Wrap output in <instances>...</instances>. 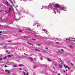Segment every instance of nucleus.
<instances>
[{"instance_id": "obj_1", "label": "nucleus", "mask_w": 75, "mask_h": 75, "mask_svg": "<svg viewBox=\"0 0 75 75\" xmlns=\"http://www.w3.org/2000/svg\"><path fill=\"white\" fill-rule=\"evenodd\" d=\"M60 7V6L58 4H54L52 3H50L49 5V10H53L55 14H56V11L55 10V8L57 7Z\"/></svg>"}, {"instance_id": "obj_2", "label": "nucleus", "mask_w": 75, "mask_h": 75, "mask_svg": "<svg viewBox=\"0 0 75 75\" xmlns=\"http://www.w3.org/2000/svg\"><path fill=\"white\" fill-rule=\"evenodd\" d=\"M60 6L59 7H57L56 8H55L54 10L57 11V12L59 14L60 13V11H61L62 10H63L64 11H67V7H66L65 6H64V5H59Z\"/></svg>"}, {"instance_id": "obj_3", "label": "nucleus", "mask_w": 75, "mask_h": 75, "mask_svg": "<svg viewBox=\"0 0 75 75\" xmlns=\"http://www.w3.org/2000/svg\"><path fill=\"white\" fill-rule=\"evenodd\" d=\"M44 8H45V9H49V5L47 6H44Z\"/></svg>"}, {"instance_id": "obj_4", "label": "nucleus", "mask_w": 75, "mask_h": 75, "mask_svg": "<svg viewBox=\"0 0 75 75\" xmlns=\"http://www.w3.org/2000/svg\"><path fill=\"white\" fill-rule=\"evenodd\" d=\"M43 31H44L45 32V33H46V34H48V31H47V30H45L43 29Z\"/></svg>"}, {"instance_id": "obj_5", "label": "nucleus", "mask_w": 75, "mask_h": 75, "mask_svg": "<svg viewBox=\"0 0 75 75\" xmlns=\"http://www.w3.org/2000/svg\"><path fill=\"white\" fill-rule=\"evenodd\" d=\"M29 58L30 59V61H31L32 62H33V59L32 58H30V57H29Z\"/></svg>"}, {"instance_id": "obj_6", "label": "nucleus", "mask_w": 75, "mask_h": 75, "mask_svg": "<svg viewBox=\"0 0 75 75\" xmlns=\"http://www.w3.org/2000/svg\"><path fill=\"white\" fill-rule=\"evenodd\" d=\"M9 1L10 2V3H11L12 4V5H13V6H14V4H13V2H12V1H11V0H9Z\"/></svg>"}, {"instance_id": "obj_7", "label": "nucleus", "mask_w": 75, "mask_h": 75, "mask_svg": "<svg viewBox=\"0 0 75 75\" xmlns=\"http://www.w3.org/2000/svg\"><path fill=\"white\" fill-rule=\"evenodd\" d=\"M5 72H10L11 71V70H8L7 69H6L5 70Z\"/></svg>"}, {"instance_id": "obj_8", "label": "nucleus", "mask_w": 75, "mask_h": 75, "mask_svg": "<svg viewBox=\"0 0 75 75\" xmlns=\"http://www.w3.org/2000/svg\"><path fill=\"white\" fill-rule=\"evenodd\" d=\"M59 68H60L61 69H62V66L61 65H60V64H59Z\"/></svg>"}, {"instance_id": "obj_9", "label": "nucleus", "mask_w": 75, "mask_h": 75, "mask_svg": "<svg viewBox=\"0 0 75 75\" xmlns=\"http://www.w3.org/2000/svg\"><path fill=\"white\" fill-rule=\"evenodd\" d=\"M6 5L7 6H8L9 5H8V2H6Z\"/></svg>"}, {"instance_id": "obj_10", "label": "nucleus", "mask_w": 75, "mask_h": 75, "mask_svg": "<svg viewBox=\"0 0 75 75\" xmlns=\"http://www.w3.org/2000/svg\"><path fill=\"white\" fill-rule=\"evenodd\" d=\"M23 37L24 38H30V37H28L27 36H24Z\"/></svg>"}, {"instance_id": "obj_11", "label": "nucleus", "mask_w": 75, "mask_h": 75, "mask_svg": "<svg viewBox=\"0 0 75 75\" xmlns=\"http://www.w3.org/2000/svg\"><path fill=\"white\" fill-rule=\"evenodd\" d=\"M13 56V55H10L9 54H8V57H11V56Z\"/></svg>"}, {"instance_id": "obj_12", "label": "nucleus", "mask_w": 75, "mask_h": 75, "mask_svg": "<svg viewBox=\"0 0 75 75\" xmlns=\"http://www.w3.org/2000/svg\"><path fill=\"white\" fill-rule=\"evenodd\" d=\"M72 39H74V40H71V41H74V42H75V38H71Z\"/></svg>"}, {"instance_id": "obj_13", "label": "nucleus", "mask_w": 75, "mask_h": 75, "mask_svg": "<svg viewBox=\"0 0 75 75\" xmlns=\"http://www.w3.org/2000/svg\"><path fill=\"white\" fill-rule=\"evenodd\" d=\"M27 42L29 45H33L32 44L29 43V42Z\"/></svg>"}, {"instance_id": "obj_14", "label": "nucleus", "mask_w": 75, "mask_h": 75, "mask_svg": "<svg viewBox=\"0 0 75 75\" xmlns=\"http://www.w3.org/2000/svg\"><path fill=\"white\" fill-rule=\"evenodd\" d=\"M64 67L66 68H68V66H67L66 65H64Z\"/></svg>"}, {"instance_id": "obj_15", "label": "nucleus", "mask_w": 75, "mask_h": 75, "mask_svg": "<svg viewBox=\"0 0 75 75\" xmlns=\"http://www.w3.org/2000/svg\"><path fill=\"white\" fill-rule=\"evenodd\" d=\"M6 58H7V56H5L3 58V59H6Z\"/></svg>"}, {"instance_id": "obj_16", "label": "nucleus", "mask_w": 75, "mask_h": 75, "mask_svg": "<svg viewBox=\"0 0 75 75\" xmlns=\"http://www.w3.org/2000/svg\"><path fill=\"white\" fill-rule=\"evenodd\" d=\"M69 38H66V40H70V39H69Z\"/></svg>"}, {"instance_id": "obj_17", "label": "nucleus", "mask_w": 75, "mask_h": 75, "mask_svg": "<svg viewBox=\"0 0 75 75\" xmlns=\"http://www.w3.org/2000/svg\"><path fill=\"white\" fill-rule=\"evenodd\" d=\"M59 59H60V61H61V62H62V64H63L64 62H62V60L61 59V58H59Z\"/></svg>"}, {"instance_id": "obj_18", "label": "nucleus", "mask_w": 75, "mask_h": 75, "mask_svg": "<svg viewBox=\"0 0 75 75\" xmlns=\"http://www.w3.org/2000/svg\"><path fill=\"white\" fill-rule=\"evenodd\" d=\"M4 12L6 14V13H8V11H4Z\"/></svg>"}, {"instance_id": "obj_19", "label": "nucleus", "mask_w": 75, "mask_h": 75, "mask_svg": "<svg viewBox=\"0 0 75 75\" xmlns=\"http://www.w3.org/2000/svg\"><path fill=\"white\" fill-rule=\"evenodd\" d=\"M69 47L71 48H73V47L72 46L70 45Z\"/></svg>"}, {"instance_id": "obj_20", "label": "nucleus", "mask_w": 75, "mask_h": 75, "mask_svg": "<svg viewBox=\"0 0 75 75\" xmlns=\"http://www.w3.org/2000/svg\"><path fill=\"white\" fill-rule=\"evenodd\" d=\"M19 66H20V67H21L22 66H23V65L21 64H19Z\"/></svg>"}, {"instance_id": "obj_21", "label": "nucleus", "mask_w": 75, "mask_h": 75, "mask_svg": "<svg viewBox=\"0 0 75 75\" xmlns=\"http://www.w3.org/2000/svg\"><path fill=\"white\" fill-rule=\"evenodd\" d=\"M4 48L5 49H7V47H6V46H4Z\"/></svg>"}, {"instance_id": "obj_22", "label": "nucleus", "mask_w": 75, "mask_h": 75, "mask_svg": "<svg viewBox=\"0 0 75 75\" xmlns=\"http://www.w3.org/2000/svg\"><path fill=\"white\" fill-rule=\"evenodd\" d=\"M3 58H0V61H2Z\"/></svg>"}, {"instance_id": "obj_23", "label": "nucleus", "mask_w": 75, "mask_h": 75, "mask_svg": "<svg viewBox=\"0 0 75 75\" xmlns=\"http://www.w3.org/2000/svg\"><path fill=\"white\" fill-rule=\"evenodd\" d=\"M48 60V61H51V60L50 59H49L48 58L47 59Z\"/></svg>"}, {"instance_id": "obj_24", "label": "nucleus", "mask_w": 75, "mask_h": 75, "mask_svg": "<svg viewBox=\"0 0 75 75\" xmlns=\"http://www.w3.org/2000/svg\"><path fill=\"white\" fill-rule=\"evenodd\" d=\"M23 74H24V75H25V72L23 71Z\"/></svg>"}, {"instance_id": "obj_25", "label": "nucleus", "mask_w": 75, "mask_h": 75, "mask_svg": "<svg viewBox=\"0 0 75 75\" xmlns=\"http://www.w3.org/2000/svg\"><path fill=\"white\" fill-rule=\"evenodd\" d=\"M42 57H41L40 58V60H41V61H42Z\"/></svg>"}, {"instance_id": "obj_26", "label": "nucleus", "mask_w": 75, "mask_h": 75, "mask_svg": "<svg viewBox=\"0 0 75 75\" xmlns=\"http://www.w3.org/2000/svg\"><path fill=\"white\" fill-rule=\"evenodd\" d=\"M35 50H36V51H40V50H38V49H35Z\"/></svg>"}, {"instance_id": "obj_27", "label": "nucleus", "mask_w": 75, "mask_h": 75, "mask_svg": "<svg viewBox=\"0 0 75 75\" xmlns=\"http://www.w3.org/2000/svg\"><path fill=\"white\" fill-rule=\"evenodd\" d=\"M43 7L44 8V6H42V7L41 8V9H43Z\"/></svg>"}, {"instance_id": "obj_28", "label": "nucleus", "mask_w": 75, "mask_h": 75, "mask_svg": "<svg viewBox=\"0 0 75 75\" xmlns=\"http://www.w3.org/2000/svg\"><path fill=\"white\" fill-rule=\"evenodd\" d=\"M38 46H40V45H41L40 44H38Z\"/></svg>"}, {"instance_id": "obj_29", "label": "nucleus", "mask_w": 75, "mask_h": 75, "mask_svg": "<svg viewBox=\"0 0 75 75\" xmlns=\"http://www.w3.org/2000/svg\"><path fill=\"white\" fill-rule=\"evenodd\" d=\"M24 55H27L28 56V54H26V53H24Z\"/></svg>"}, {"instance_id": "obj_30", "label": "nucleus", "mask_w": 75, "mask_h": 75, "mask_svg": "<svg viewBox=\"0 0 75 75\" xmlns=\"http://www.w3.org/2000/svg\"><path fill=\"white\" fill-rule=\"evenodd\" d=\"M14 67H15V68H16V67H17V66H16L14 65Z\"/></svg>"}, {"instance_id": "obj_31", "label": "nucleus", "mask_w": 75, "mask_h": 75, "mask_svg": "<svg viewBox=\"0 0 75 75\" xmlns=\"http://www.w3.org/2000/svg\"><path fill=\"white\" fill-rule=\"evenodd\" d=\"M22 69H21V68H20V69H19V70L20 71H21Z\"/></svg>"}, {"instance_id": "obj_32", "label": "nucleus", "mask_w": 75, "mask_h": 75, "mask_svg": "<svg viewBox=\"0 0 75 75\" xmlns=\"http://www.w3.org/2000/svg\"><path fill=\"white\" fill-rule=\"evenodd\" d=\"M9 10L10 11L11 10V8H9Z\"/></svg>"}, {"instance_id": "obj_33", "label": "nucleus", "mask_w": 75, "mask_h": 75, "mask_svg": "<svg viewBox=\"0 0 75 75\" xmlns=\"http://www.w3.org/2000/svg\"><path fill=\"white\" fill-rule=\"evenodd\" d=\"M3 10H0V12H1V11H2Z\"/></svg>"}, {"instance_id": "obj_34", "label": "nucleus", "mask_w": 75, "mask_h": 75, "mask_svg": "<svg viewBox=\"0 0 75 75\" xmlns=\"http://www.w3.org/2000/svg\"><path fill=\"white\" fill-rule=\"evenodd\" d=\"M37 67H35V66H34L33 67V68H36Z\"/></svg>"}, {"instance_id": "obj_35", "label": "nucleus", "mask_w": 75, "mask_h": 75, "mask_svg": "<svg viewBox=\"0 0 75 75\" xmlns=\"http://www.w3.org/2000/svg\"><path fill=\"white\" fill-rule=\"evenodd\" d=\"M71 65H73V66H74V64H73L71 63Z\"/></svg>"}, {"instance_id": "obj_36", "label": "nucleus", "mask_w": 75, "mask_h": 75, "mask_svg": "<svg viewBox=\"0 0 75 75\" xmlns=\"http://www.w3.org/2000/svg\"><path fill=\"white\" fill-rule=\"evenodd\" d=\"M6 74H11V73L8 72V73H6Z\"/></svg>"}, {"instance_id": "obj_37", "label": "nucleus", "mask_w": 75, "mask_h": 75, "mask_svg": "<svg viewBox=\"0 0 75 75\" xmlns=\"http://www.w3.org/2000/svg\"><path fill=\"white\" fill-rule=\"evenodd\" d=\"M32 40H34V41L35 40V39H32Z\"/></svg>"}, {"instance_id": "obj_38", "label": "nucleus", "mask_w": 75, "mask_h": 75, "mask_svg": "<svg viewBox=\"0 0 75 75\" xmlns=\"http://www.w3.org/2000/svg\"><path fill=\"white\" fill-rule=\"evenodd\" d=\"M26 75H28V73L27 72L26 74Z\"/></svg>"}, {"instance_id": "obj_39", "label": "nucleus", "mask_w": 75, "mask_h": 75, "mask_svg": "<svg viewBox=\"0 0 75 75\" xmlns=\"http://www.w3.org/2000/svg\"><path fill=\"white\" fill-rule=\"evenodd\" d=\"M4 67H5V68H6V67H7V66H5Z\"/></svg>"}, {"instance_id": "obj_40", "label": "nucleus", "mask_w": 75, "mask_h": 75, "mask_svg": "<svg viewBox=\"0 0 75 75\" xmlns=\"http://www.w3.org/2000/svg\"><path fill=\"white\" fill-rule=\"evenodd\" d=\"M43 51H44V52H45L47 53V51H45L44 50Z\"/></svg>"}, {"instance_id": "obj_41", "label": "nucleus", "mask_w": 75, "mask_h": 75, "mask_svg": "<svg viewBox=\"0 0 75 75\" xmlns=\"http://www.w3.org/2000/svg\"><path fill=\"white\" fill-rule=\"evenodd\" d=\"M61 51H64V50L62 49V50H61Z\"/></svg>"}, {"instance_id": "obj_42", "label": "nucleus", "mask_w": 75, "mask_h": 75, "mask_svg": "<svg viewBox=\"0 0 75 75\" xmlns=\"http://www.w3.org/2000/svg\"><path fill=\"white\" fill-rule=\"evenodd\" d=\"M48 48L46 47V48H45V49H46V50H47V49H48Z\"/></svg>"}, {"instance_id": "obj_43", "label": "nucleus", "mask_w": 75, "mask_h": 75, "mask_svg": "<svg viewBox=\"0 0 75 75\" xmlns=\"http://www.w3.org/2000/svg\"><path fill=\"white\" fill-rule=\"evenodd\" d=\"M37 27H40V25H37Z\"/></svg>"}, {"instance_id": "obj_44", "label": "nucleus", "mask_w": 75, "mask_h": 75, "mask_svg": "<svg viewBox=\"0 0 75 75\" xmlns=\"http://www.w3.org/2000/svg\"><path fill=\"white\" fill-rule=\"evenodd\" d=\"M11 42V41H8V42Z\"/></svg>"}, {"instance_id": "obj_45", "label": "nucleus", "mask_w": 75, "mask_h": 75, "mask_svg": "<svg viewBox=\"0 0 75 75\" xmlns=\"http://www.w3.org/2000/svg\"><path fill=\"white\" fill-rule=\"evenodd\" d=\"M55 66H57V64H55Z\"/></svg>"}, {"instance_id": "obj_46", "label": "nucleus", "mask_w": 75, "mask_h": 75, "mask_svg": "<svg viewBox=\"0 0 75 75\" xmlns=\"http://www.w3.org/2000/svg\"><path fill=\"white\" fill-rule=\"evenodd\" d=\"M19 32H22V30H20Z\"/></svg>"}, {"instance_id": "obj_47", "label": "nucleus", "mask_w": 75, "mask_h": 75, "mask_svg": "<svg viewBox=\"0 0 75 75\" xmlns=\"http://www.w3.org/2000/svg\"><path fill=\"white\" fill-rule=\"evenodd\" d=\"M29 31H32V30H31L29 29Z\"/></svg>"}, {"instance_id": "obj_48", "label": "nucleus", "mask_w": 75, "mask_h": 75, "mask_svg": "<svg viewBox=\"0 0 75 75\" xmlns=\"http://www.w3.org/2000/svg\"><path fill=\"white\" fill-rule=\"evenodd\" d=\"M1 33H2V31H1V32H0V34Z\"/></svg>"}, {"instance_id": "obj_49", "label": "nucleus", "mask_w": 75, "mask_h": 75, "mask_svg": "<svg viewBox=\"0 0 75 75\" xmlns=\"http://www.w3.org/2000/svg\"><path fill=\"white\" fill-rule=\"evenodd\" d=\"M6 52H8V51H6Z\"/></svg>"}, {"instance_id": "obj_50", "label": "nucleus", "mask_w": 75, "mask_h": 75, "mask_svg": "<svg viewBox=\"0 0 75 75\" xmlns=\"http://www.w3.org/2000/svg\"><path fill=\"white\" fill-rule=\"evenodd\" d=\"M53 69H55V68L53 67Z\"/></svg>"}, {"instance_id": "obj_51", "label": "nucleus", "mask_w": 75, "mask_h": 75, "mask_svg": "<svg viewBox=\"0 0 75 75\" xmlns=\"http://www.w3.org/2000/svg\"><path fill=\"white\" fill-rule=\"evenodd\" d=\"M63 72H65V71H64Z\"/></svg>"}, {"instance_id": "obj_52", "label": "nucleus", "mask_w": 75, "mask_h": 75, "mask_svg": "<svg viewBox=\"0 0 75 75\" xmlns=\"http://www.w3.org/2000/svg\"><path fill=\"white\" fill-rule=\"evenodd\" d=\"M18 14H20V13H18Z\"/></svg>"}, {"instance_id": "obj_53", "label": "nucleus", "mask_w": 75, "mask_h": 75, "mask_svg": "<svg viewBox=\"0 0 75 75\" xmlns=\"http://www.w3.org/2000/svg\"><path fill=\"white\" fill-rule=\"evenodd\" d=\"M57 40H58V38H56Z\"/></svg>"}, {"instance_id": "obj_54", "label": "nucleus", "mask_w": 75, "mask_h": 75, "mask_svg": "<svg viewBox=\"0 0 75 75\" xmlns=\"http://www.w3.org/2000/svg\"><path fill=\"white\" fill-rule=\"evenodd\" d=\"M25 72H26L27 71L26 70H25Z\"/></svg>"}, {"instance_id": "obj_55", "label": "nucleus", "mask_w": 75, "mask_h": 75, "mask_svg": "<svg viewBox=\"0 0 75 75\" xmlns=\"http://www.w3.org/2000/svg\"><path fill=\"white\" fill-rule=\"evenodd\" d=\"M56 43H57V44H58V42H56Z\"/></svg>"}, {"instance_id": "obj_56", "label": "nucleus", "mask_w": 75, "mask_h": 75, "mask_svg": "<svg viewBox=\"0 0 75 75\" xmlns=\"http://www.w3.org/2000/svg\"><path fill=\"white\" fill-rule=\"evenodd\" d=\"M1 44V45H3V44H2V43H1V44Z\"/></svg>"}, {"instance_id": "obj_57", "label": "nucleus", "mask_w": 75, "mask_h": 75, "mask_svg": "<svg viewBox=\"0 0 75 75\" xmlns=\"http://www.w3.org/2000/svg\"><path fill=\"white\" fill-rule=\"evenodd\" d=\"M16 7H18V6L17 5Z\"/></svg>"}, {"instance_id": "obj_58", "label": "nucleus", "mask_w": 75, "mask_h": 75, "mask_svg": "<svg viewBox=\"0 0 75 75\" xmlns=\"http://www.w3.org/2000/svg\"><path fill=\"white\" fill-rule=\"evenodd\" d=\"M23 11H24V12H25V10H24Z\"/></svg>"}, {"instance_id": "obj_59", "label": "nucleus", "mask_w": 75, "mask_h": 75, "mask_svg": "<svg viewBox=\"0 0 75 75\" xmlns=\"http://www.w3.org/2000/svg\"><path fill=\"white\" fill-rule=\"evenodd\" d=\"M66 75H68V74H66Z\"/></svg>"}, {"instance_id": "obj_60", "label": "nucleus", "mask_w": 75, "mask_h": 75, "mask_svg": "<svg viewBox=\"0 0 75 75\" xmlns=\"http://www.w3.org/2000/svg\"><path fill=\"white\" fill-rule=\"evenodd\" d=\"M68 69H69V67L68 68Z\"/></svg>"}, {"instance_id": "obj_61", "label": "nucleus", "mask_w": 75, "mask_h": 75, "mask_svg": "<svg viewBox=\"0 0 75 75\" xmlns=\"http://www.w3.org/2000/svg\"><path fill=\"white\" fill-rule=\"evenodd\" d=\"M1 56H2V55H3L1 54Z\"/></svg>"}, {"instance_id": "obj_62", "label": "nucleus", "mask_w": 75, "mask_h": 75, "mask_svg": "<svg viewBox=\"0 0 75 75\" xmlns=\"http://www.w3.org/2000/svg\"><path fill=\"white\" fill-rule=\"evenodd\" d=\"M30 1H32V0H30Z\"/></svg>"}, {"instance_id": "obj_63", "label": "nucleus", "mask_w": 75, "mask_h": 75, "mask_svg": "<svg viewBox=\"0 0 75 75\" xmlns=\"http://www.w3.org/2000/svg\"><path fill=\"white\" fill-rule=\"evenodd\" d=\"M55 41H55H56V40H55V41Z\"/></svg>"}, {"instance_id": "obj_64", "label": "nucleus", "mask_w": 75, "mask_h": 75, "mask_svg": "<svg viewBox=\"0 0 75 75\" xmlns=\"http://www.w3.org/2000/svg\"><path fill=\"white\" fill-rule=\"evenodd\" d=\"M35 33V34H37V33Z\"/></svg>"}]
</instances>
